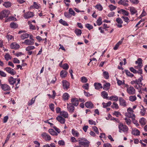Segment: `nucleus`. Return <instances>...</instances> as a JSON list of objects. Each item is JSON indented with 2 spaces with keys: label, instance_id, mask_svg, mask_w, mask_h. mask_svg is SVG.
I'll return each instance as SVG.
<instances>
[{
  "label": "nucleus",
  "instance_id": "20",
  "mask_svg": "<svg viewBox=\"0 0 147 147\" xmlns=\"http://www.w3.org/2000/svg\"><path fill=\"white\" fill-rule=\"evenodd\" d=\"M67 72L65 70H62L60 73V76L61 78H64L67 76Z\"/></svg>",
  "mask_w": 147,
  "mask_h": 147
},
{
  "label": "nucleus",
  "instance_id": "1",
  "mask_svg": "<svg viewBox=\"0 0 147 147\" xmlns=\"http://www.w3.org/2000/svg\"><path fill=\"white\" fill-rule=\"evenodd\" d=\"M118 128L119 132L120 133L123 132L125 134H127L128 133L129 130L128 127L126 125H123L121 123H119Z\"/></svg>",
  "mask_w": 147,
  "mask_h": 147
},
{
  "label": "nucleus",
  "instance_id": "41",
  "mask_svg": "<svg viewBox=\"0 0 147 147\" xmlns=\"http://www.w3.org/2000/svg\"><path fill=\"white\" fill-rule=\"evenodd\" d=\"M16 78H14L13 77H11L9 79L8 81L10 83H16Z\"/></svg>",
  "mask_w": 147,
  "mask_h": 147
},
{
  "label": "nucleus",
  "instance_id": "18",
  "mask_svg": "<svg viewBox=\"0 0 147 147\" xmlns=\"http://www.w3.org/2000/svg\"><path fill=\"white\" fill-rule=\"evenodd\" d=\"M71 102L72 105L75 106H77L79 104V102L77 98H75L71 99Z\"/></svg>",
  "mask_w": 147,
  "mask_h": 147
},
{
  "label": "nucleus",
  "instance_id": "49",
  "mask_svg": "<svg viewBox=\"0 0 147 147\" xmlns=\"http://www.w3.org/2000/svg\"><path fill=\"white\" fill-rule=\"evenodd\" d=\"M96 22L98 26L102 24L101 18V17L99 18L97 20Z\"/></svg>",
  "mask_w": 147,
  "mask_h": 147
},
{
  "label": "nucleus",
  "instance_id": "30",
  "mask_svg": "<svg viewBox=\"0 0 147 147\" xmlns=\"http://www.w3.org/2000/svg\"><path fill=\"white\" fill-rule=\"evenodd\" d=\"M109 100L113 101H117L118 100V98L117 96H112L109 97Z\"/></svg>",
  "mask_w": 147,
  "mask_h": 147
},
{
  "label": "nucleus",
  "instance_id": "63",
  "mask_svg": "<svg viewBox=\"0 0 147 147\" xmlns=\"http://www.w3.org/2000/svg\"><path fill=\"white\" fill-rule=\"evenodd\" d=\"M64 16L67 18H70L71 16V15H70V14L69 13L67 12H65L64 13Z\"/></svg>",
  "mask_w": 147,
  "mask_h": 147
},
{
  "label": "nucleus",
  "instance_id": "52",
  "mask_svg": "<svg viewBox=\"0 0 147 147\" xmlns=\"http://www.w3.org/2000/svg\"><path fill=\"white\" fill-rule=\"evenodd\" d=\"M69 13L71 15L75 16V12L72 8H70L69 9Z\"/></svg>",
  "mask_w": 147,
  "mask_h": 147
},
{
  "label": "nucleus",
  "instance_id": "27",
  "mask_svg": "<svg viewBox=\"0 0 147 147\" xmlns=\"http://www.w3.org/2000/svg\"><path fill=\"white\" fill-rule=\"evenodd\" d=\"M142 59L141 58H139L138 59L137 61H136L135 63L136 64H138V65L140 67H142Z\"/></svg>",
  "mask_w": 147,
  "mask_h": 147
},
{
  "label": "nucleus",
  "instance_id": "24",
  "mask_svg": "<svg viewBox=\"0 0 147 147\" xmlns=\"http://www.w3.org/2000/svg\"><path fill=\"white\" fill-rule=\"evenodd\" d=\"M29 35L27 33H24L22 34L20 36V38L22 40H24L25 38H28Z\"/></svg>",
  "mask_w": 147,
  "mask_h": 147
},
{
  "label": "nucleus",
  "instance_id": "2",
  "mask_svg": "<svg viewBox=\"0 0 147 147\" xmlns=\"http://www.w3.org/2000/svg\"><path fill=\"white\" fill-rule=\"evenodd\" d=\"M79 144L84 147H88L89 146V142L84 138H80L78 139Z\"/></svg>",
  "mask_w": 147,
  "mask_h": 147
},
{
  "label": "nucleus",
  "instance_id": "21",
  "mask_svg": "<svg viewBox=\"0 0 147 147\" xmlns=\"http://www.w3.org/2000/svg\"><path fill=\"white\" fill-rule=\"evenodd\" d=\"M112 103L110 101L108 102L107 103H105V102H103L102 103V105L103 106V107L105 108L107 107H109L111 104Z\"/></svg>",
  "mask_w": 147,
  "mask_h": 147
},
{
  "label": "nucleus",
  "instance_id": "60",
  "mask_svg": "<svg viewBox=\"0 0 147 147\" xmlns=\"http://www.w3.org/2000/svg\"><path fill=\"white\" fill-rule=\"evenodd\" d=\"M92 129L93 131H95L97 134H98L99 133V131L98 128L95 126L92 127Z\"/></svg>",
  "mask_w": 147,
  "mask_h": 147
},
{
  "label": "nucleus",
  "instance_id": "31",
  "mask_svg": "<svg viewBox=\"0 0 147 147\" xmlns=\"http://www.w3.org/2000/svg\"><path fill=\"white\" fill-rule=\"evenodd\" d=\"M69 95L67 93H64L62 96L63 99L64 100H67L69 99Z\"/></svg>",
  "mask_w": 147,
  "mask_h": 147
},
{
  "label": "nucleus",
  "instance_id": "58",
  "mask_svg": "<svg viewBox=\"0 0 147 147\" xmlns=\"http://www.w3.org/2000/svg\"><path fill=\"white\" fill-rule=\"evenodd\" d=\"M109 7L111 11L117 8L116 6L113 5H109Z\"/></svg>",
  "mask_w": 147,
  "mask_h": 147
},
{
  "label": "nucleus",
  "instance_id": "56",
  "mask_svg": "<svg viewBox=\"0 0 147 147\" xmlns=\"http://www.w3.org/2000/svg\"><path fill=\"white\" fill-rule=\"evenodd\" d=\"M146 111L145 109L143 108L141 109L140 113L142 116H144L145 114Z\"/></svg>",
  "mask_w": 147,
  "mask_h": 147
},
{
  "label": "nucleus",
  "instance_id": "57",
  "mask_svg": "<svg viewBox=\"0 0 147 147\" xmlns=\"http://www.w3.org/2000/svg\"><path fill=\"white\" fill-rule=\"evenodd\" d=\"M113 115H115L117 117H118L120 115H121L120 112L118 111H115L113 113Z\"/></svg>",
  "mask_w": 147,
  "mask_h": 147
},
{
  "label": "nucleus",
  "instance_id": "26",
  "mask_svg": "<svg viewBox=\"0 0 147 147\" xmlns=\"http://www.w3.org/2000/svg\"><path fill=\"white\" fill-rule=\"evenodd\" d=\"M71 133L74 136L76 137H78L79 136V133L74 129H72L71 130Z\"/></svg>",
  "mask_w": 147,
  "mask_h": 147
},
{
  "label": "nucleus",
  "instance_id": "9",
  "mask_svg": "<svg viewBox=\"0 0 147 147\" xmlns=\"http://www.w3.org/2000/svg\"><path fill=\"white\" fill-rule=\"evenodd\" d=\"M127 92L130 94H133L135 92V90L132 87H130L127 88Z\"/></svg>",
  "mask_w": 147,
  "mask_h": 147
},
{
  "label": "nucleus",
  "instance_id": "48",
  "mask_svg": "<svg viewBox=\"0 0 147 147\" xmlns=\"http://www.w3.org/2000/svg\"><path fill=\"white\" fill-rule=\"evenodd\" d=\"M103 76L106 79H108L109 77L108 72L107 71H105L103 73Z\"/></svg>",
  "mask_w": 147,
  "mask_h": 147
},
{
  "label": "nucleus",
  "instance_id": "5",
  "mask_svg": "<svg viewBox=\"0 0 147 147\" xmlns=\"http://www.w3.org/2000/svg\"><path fill=\"white\" fill-rule=\"evenodd\" d=\"M4 70L12 75H14L16 74V72L14 71L13 69L9 67H7L4 69Z\"/></svg>",
  "mask_w": 147,
  "mask_h": 147
},
{
  "label": "nucleus",
  "instance_id": "44",
  "mask_svg": "<svg viewBox=\"0 0 147 147\" xmlns=\"http://www.w3.org/2000/svg\"><path fill=\"white\" fill-rule=\"evenodd\" d=\"M125 73L126 75L129 76L130 77H132L134 75L130 73V71L127 69H125Z\"/></svg>",
  "mask_w": 147,
  "mask_h": 147
},
{
  "label": "nucleus",
  "instance_id": "28",
  "mask_svg": "<svg viewBox=\"0 0 147 147\" xmlns=\"http://www.w3.org/2000/svg\"><path fill=\"white\" fill-rule=\"evenodd\" d=\"M129 8L130 11L132 15L134 14L137 12V10L134 7H129Z\"/></svg>",
  "mask_w": 147,
  "mask_h": 147
},
{
  "label": "nucleus",
  "instance_id": "47",
  "mask_svg": "<svg viewBox=\"0 0 147 147\" xmlns=\"http://www.w3.org/2000/svg\"><path fill=\"white\" fill-rule=\"evenodd\" d=\"M136 99V97L135 96H131L129 97V100L131 101H134Z\"/></svg>",
  "mask_w": 147,
  "mask_h": 147
},
{
  "label": "nucleus",
  "instance_id": "55",
  "mask_svg": "<svg viewBox=\"0 0 147 147\" xmlns=\"http://www.w3.org/2000/svg\"><path fill=\"white\" fill-rule=\"evenodd\" d=\"M37 96H35V98H32L30 102H28V105H31L32 104H33V103H34L35 100V98Z\"/></svg>",
  "mask_w": 147,
  "mask_h": 147
},
{
  "label": "nucleus",
  "instance_id": "62",
  "mask_svg": "<svg viewBox=\"0 0 147 147\" xmlns=\"http://www.w3.org/2000/svg\"><path fill=\"white\" fill-rule=\"evenodd\" d=\"M58 144L59 145L61 146H63L65 145V142L63 140H59L58 142Z\"/></svg>",
  "mask_w": 147,
  "mask_h": 147
},
{
  "label": "nucleus",
  "instance_id": "32",
  "mask_svg": "<svg viewBox=\"0 0 147 147\" xmlns=\"http://www.w3.org/2000/svg\"><path fill=\"white\" fill-rule=\"evenodd\" d=\"M94 85L96 89L98 90L102 88V86L100 83H94Z\"/></svg>",
  "mask_w": 147,
  "mask_h": 147
},
{
  "label": "nucleus",
  "instance_id": "45",
  "mask_svg": "<svg viewBox=\"0 0 147 147\" xmlns=\"http://www.w3.org/2000/svg\"><path fill=\"white\" fill-rule=\"evenodd\" d=\"M34 48L35 47L34 46H28L26 48V51H29L30 50L34 49Z\"/></svg>",
  "mask_w": 147,
  "mask_h": 147
},
{
  "label": "nucleus",
  "instance_id": "53",
  "mask_svg": "<svg viewBox=\"0 0 147 147\" xmlns=\"http://www.w3.org/2000/svg\"><path fill=\"white\" fill-rule=\"evenodd\" d=\"M135 118H134V119H132V122L136 126H138L139 125V124L138 123L137 121L135 119Z\"/></svg>",
  "mask_w": 147,
  "mask_h": 147
},
{
  "label": "nucleus",
  "instance_id": "19",
  "mask_svg": "<svg viewBox=\"0 0 147 147\" xmlns=\"http://www.w3.org/2000/svg\"><path fill=\"white\" fill-rule=\"evenodd\" d=\"M60 115L65 118H68V113L64 111H61L60 113Z\"/></svg>",
  "mask_w": 147,
  "mask_h": 147
},
{
  "label": "nucleus",
  "instance_id": "51",
  "mask_svg": "<svg viewBox=\"0 0 147 147\" xmlns=\"http://www.w3.org/2000/svg\"><path fill=\"white\" fill-rule=\"evenodd\" d=\"M82 87L85 90H88L89 88V85L88 83L82 86Z\"/></svg>",
  "mask_w": 147,
  "mask_h": 147
},
{
  "label": "nucleus",
  "instance_id": "23",
  "mask_svg": "<svg viewBox=\"0 0 147 147\" xmlns=\"http://www.w3.org/2000/svg\"><path fill=\"white\" fill-rule=\"evenodd\" d=\"M49 132L52 135L57 136L58 134L56 132L52 129H49Z\"/></svg>",
  "mask_w": 147,
  "mask_h": 147
},
{
  "label": "nucleus",
  "instance_id": "61",
  "mask_svg": "<svg viewBox=\"0 0 147 147\" xmlns=\"http://www.w3.org/2000/svg\"><path fill=\"white\" fill-rule=\"evenodd\" d=\"M81 82L83 83H86L87 82V80L86 77L83 76L81 77Z\"/></svg>",
  "mask_w": 147,
  "mask_h": 147
},
{
  "label": "nucleus",
  "instance_id": "36",
  "mask_svg": "<svg viewBox=\"0 0 147 147\" xmlns=\"http://www.w3.org/2000/svg\"><path fill=\"white\" fill-rule=\"evenodd\" d=\"M124 120H125V122L127 125H130L131 124V121L129 118L127 117H125L124 118Z\"/></svg>",
  "mask_w": 147,
  "mask_h": 147
},
{
  "label": "nucleus",
  "instance_id": "50",
  "mask_svg": "<svg viewBox=\"0 0 147 147\" xmlns=\"http://www.w3.org/2000/svg\"><path fill=\"white\" fill-rule=\"evenodd\" d=\"M69 67L68 64L66 63L64 64L62 66V67L63 69L65 70H67Z\"/></svg>",
  "mask_w": 147,
  "mask_h": 147
},
{
  "label": "nucleus",
  "instance_id": "25",
  "mask_svg": "<svg viewBox=\"0 0 147 147\" xmlns=\"http://www.w3.org/2000/svg\"><path fill=\"white\" fill-rule=\"evenodd\" d=\"M118 13H122L125 16H127L128 15L129 13L123 9H121L119 11H118Z\"/></svg>",
  "mask_w": 147,
  "mask_h": 147
},
{
  "label": "nucleus",
  "instance_id": "38",
  "mask_svg": "<svg viewBox=\"0 0 147 147\" xmlns=\"http://www.w3.org/2000/svg\"><path fill=\"white\" fill-rule=\"evenodd\" d=\"M102 96L104 98H107L108 94L105 91H103L101 93Z\"/></svg>",
  "mask_w": 147,
  "mask_h": 147
},
{
  "label": "nucleus",
  "instance_id": "15",
  "mask_svg": "<svg viewBox=\"0 0 147 147\" xmlns=\"http://www.w3.org/2000/svg\"><path fill=\"white\" fill-rule=\"evenodd\" d=\"M20 46L19 45L16 43H12L10 45V47L12 49H17L19 48Z\"/></svg>",
  "mask_w": 147,
  "mask_h": 147
},
{
  "label": "nucleus",
  "instance_id": "22",
  "mask_svg": "<svg viewBox=\"0 0 147 147\" xmlns=\"http://www.w3.org/2000/svg\"><path fill=\"white\" fill-rule=\"evenodd\" d=\"M132 134L135 136H138L140 134V131L137 129L135 128L132 131Z\"/></svg>",
  "mask_w": 147,
  "mask_h": 147
},
{
  "label": "nucleus",
  "instance_id": "40",
  "mask_svg": "<svg viewBox=\"0 0 147 147\" xmlns=\"http://www.w3.org/2000/svg\"><path fill=\"white\" fill-rule=\"evenodd\" d=\"M59 22L62 24L63 25L68 26V24L65 21L63 20L62 19H61L59 21Z\"/></svg>",
  "mask_w": 147,
  "mask_h": 147
},
{
  "label": "nucleus",
  "instance_id": "11",
  "mask_svg": "<svg viewBox=\"0 0 147 147\" xmlns=\"http://www.w3.org/2000/svg\"><path fill=\"white\" fill-rule=\"evenodd\" d=\"M128 2V0H120L118 3L119 4L123 5L125 6H127L128 5L127 3Z\"/></svg>",
  "mask_w": 147,
  "mask_h": 147
},
{
  "label": "nucleus",
  "instance_id": "34",
  "mask_svg": "<svg viewBox=\"0 0 147 147\" xmlns=\"http://www.w3.org/2000/svg\"><path fill=\"white\" fill-rule=\"evenodd\" d=\"M69 83H63V88L65 90H67L69 88Z\"/></svg>",
  "mask_w": 147,
  "mask_h": 147
},
{
  "label": "nucleus",
  "instance_id": "42",
  "mask_svg": "<svg viewBox=\"0 0 147 147\" xmlns=\"http://www.w3.org/2000/svg\"><path fill=\"white\" fill-rule=\"evenodd\" d=\"M111 107L113 108H115L116 109H118L119 108L118 105L115 102H113Z\"/></svg>",
  "mask_w": 147,
  "mask_h": 147
},
{
  "label": "nucleus",
  "instance_id": "8",
  "mask_svg": "<svg viewBox=\"0 0 147 147\" xmlns=\"http://www.w3.org/2000/svg\"><path fill=\"white\" fill-rule=\"evenodd\" d=\"M125 116L129 118H131L132 119L135 118V115L132 112H127L125 113Z\"/></svg>",
  "mask_w": 147,
  "mask_h": 147
},
{
  "label": "nucleus",
  "instance_id": "64",
  "mask_svg": "<svg viewBox=\"0 0 147 147\" xmlns=\"http://www.w3.org/2000/svg\"><path fill=\"white\" fill-rule=\"evenodd\" d=\"M116 21L119 24H122L123 22L122 20L119 18H117Z\"/></svg>",
  "mask_w": 147,
  "mask_h": 147
},
{
  "label": "nucleus",
  "instance_id": "46",
  "mask_svg": "<svg viewBox=\"0 0 147 147\" xmlns=\"http://www.w3.org/2000/svg\"><path fill=\"white\" fill-rule=\"evenodd\" d=\"M3 5L6 8H8L11 6V4L9 2H5L3 4Z\"/></svg>",
  "mask_w": 147,
  "mask_h": 147
},
{
  "label": "nucleus",
  "instance_id": "7",
  "mask_svg": "<svg viewBox=\"0 0 147 147\" xmlns=\"http://www.w3.org/2000/svg\"><path fill=\"white\" fill-rule=\"evenodd\" d=\"M33 13L31 12H28L26 13H25L24 15V17L25 19H28L33 17Z\"/></svg>",
  "mask_w": 147,
  "mask_h": 147
},
{
  "label": "nucleus",
  "instance_id": "29",
  "mask_svg": "<svg viewBox=\"0 0 147 147\" xmlns=\"http://www.w3.org/2000/svg\"><path fill=\"white\" fill-rule=\"evenodd\" d=\"M10 26L11 28L15 29L18 28V26L16 23L13 22L11 23Z\"/></svg>",
  "mask_w": 147,
  "mask_h": 147
},
{
  "label": "nucleus",
  "instance_id": "14",
  "mask_svg": "<svg viewBox=\"0 0 147 147\" xmlns=\"http://www.w3.org/2000/svg\"><path fill=\"white\" fill-rule=\"evenodd\" d=\"M119 104L120 105L123 107H125L126 106V102L121 97L119 98Z\"/></svg>",
  "mask_w": 147,
  "mask_h": 147
},
{
  "label": "nucleus",
  "instance_id": "17",
  "mask_svg": "<svg viewBox=\"0 0 147 147\" xmlns=\"http://www.w3.org/2000/svg\"><path fill=\"white\" fill-rule=\"evenodd\" d=\"M1 88L4 91L9 90L10 89V87L5 84L1 85Z\"/></svg>",
  "mask_w": 147,
  "mask_h": 147
},
{
  "label": "nucleus",
  "instance_id": "12",
  "mask_svg": "<svg viewBox=\"0 0 147 147\" xmlns=\"http://www.w3.org/2000/svg\"><path fill=\"white\" fill-rule=\"evenodd\" d=\"M22 43L25 44L26 45H34V42L29 39H27L25 40L24 42H22Z\"/></svg>",
  "mask_w": 147,
  "mask_h": 147
},
{
  "label": "nucleus",
  "instance_id": "3",
  "mask_svg": "<svg viewBox=\"0 0 147 147\" xmlns=\"http://www.w3.org/2000/svg\"><path fill=\"white\" fill-rule=\"evenodd\" d=\"M9 13V10H3L0 14V19H2L3 18L8 17Z\"/></svg>",
  "mask_w": 147,
  "mask_h": 147
},
{
  "label": "nucleus",
  "instance_id": "54",
  "mask_svg": "<svg viewBox=\"0 0 147 147\" xmlns=\"http://www.w3.org/2000/svg\"><path fill=\"white\" fill-rule=\"evenodd\" d=\"M49 108L52 111L54 112V105L53 104L51 103L50 104Z\"/></svg>",
  "mask_w": 147,
  "mask_h": 147
},
{
  "label": "nucleus",
  "instance_id": "6",
  "mask_svg": "<svg viewBox=\"0 0 147 147\" xmlns=\"http://www.w3.org/2000/svg\"><path fill=\"white\" fill-rule=\"evenodd\" d=\"M42 136L46 141H50L51 139V137L46 133H43L41 134Z\"/></svg>",
  "mask_w": 147,
  "mask_h": 147
},
{
  "label": "nucleus",
  "instance_id": "35",
  "mask_svg": "<svg viewBox=\"0 0 147 147\" xmlns=\"http://www.w3.org/2000/svg\"><path fill=\"white\" fill-rule=\"evenodd\" d=\"M140 122L141 125H144L146 124V119L144 118H142L140 119Z\"/></svg>",
  "mask_w": 147,
  "mask_h": 147
},
{
  "label": "nucleus",
  "instance_id": "4",
  "mask_svg": "<svg viewBox=\"0 0 147 147\" xmlns=\"http://www.w3.org/2000/svg\"><path fill=\"white\" fill-rule=\"evenodd\" d=\"M67 108L69 112L71 113H73L74 112V110L75 107L74 106H73V105L70 103H67Z\"/></svg>",
  "mask_w": 147,
  "mask_h": 147
},
{
  "label": "nucleus",
  "instance_id": "43",
  "mask_svg": "<svg viewBox=\"0 0 147 147\" xmlns=\"http://www.w3.org/2000/svg\"><path fill=\"white\" fill-rule=\"evenodd\" d=\"M121 44V42L119 41L115 45L113 48V49L115 50H117L119 46Z\"/></svg>",
  "mask_w": 147,
  "mask_h": 147
},
{
  "label": "nucleus",
  "instance_id": "33",
  "mask_svg": "<svg viewBox=\"0 0 147 147\" xmlns=\"http://www.w3.org/2000/svg\"><path fill=\"white\" fill-rule=\"evenodd\" d=\"M110 83H105L103 85V89L105 90H108L110 88Z\"/></svg>",
  "mask_w": 147,
  "mask_h": 147
},
{
  "label": "nucleus",
  "instance_id": "59",
  "mask_svg": "<svg viewBox=\"0 0 147 147\" xmlns=\"http://www.w3.org/2000/svg\"><path fill=\"white\" fill-rule=\"evenodd\" d=\"M85 26L89 30H90L93 28V26L91 24H86Z\"/></svg>",
  "mask_w": 147,
  "mask_h": 147
},
{
  "label": "nucleus",
  "instance_id": "37",
  "mask_svg": "<svg viewBox=\"0 0 147 147\" xmlns=\"http://www.w3.org/2000/svg\"><path fill=\"white\" fill-rule=\"evenodd\" d=\"M74 32L78 36H80L82 33L81 30L78 28L75 30Z\"/></svg>",
  "mask_w": 147,
  "mask_h": 147
},
{
  "label": "nucleus",
  "instance_id": "10",
  "mask_svg": "<svg viewBox=\"0 0 147 147\" xmlns=\"http://www.w3.org/2000/svg\"><path fill=\"white\" fill-rule=\"evenodd\" d=\"M56 119L61 124H63L65 123V119L61 116H58L56 118Z\"/></svg>",
  "mask_w": 147,
  "mask_h": 147
},
{
  "label": "nucleus",
  "instance_id": "39",
  "mask_svg": "<svg viewBox=\"0 0 147 147\" xmlns=\"http://www.w3.org/2000/svg\"><path fill=\"white\" fill-rule=\"evenodd\" d=\"M4 57L5 59L7 61H8L9 59H11L12 58L11 57L8 53H6V54L4 56Z\"/></svg>",
  "mask_w": 147,
  "mask_h": 147
},
{
  "label": "nucleus",
  "instance_id": "13",
  "mask_svg": "<svg viewBox=\"0 0 147 147\" xmlns=\"http://www.w3.org/2000/svg\"><path fill=\"white\" fill-rule=\"evenodd\" d=\"M135 85L134 86V87L135 88L139 89L140 90H143V86L142 83H135Z\"/></svg>",
  "mask_w": 147,
  "mask_h": 147
},
{
  "label": "nucleus",
  "instance_id": "16",
  "mask_svg": "<svg viewBox=\"0 0 147 147\" xmlns=\"http://www.w3.org/2000/svg\"><path fill=\"white\" fill-rule=\"evenodd\" d=\"M85 106L87 108L90 109H92L94 107L93 104L90 101H88L86 102L85 103Z\"/></svg>",
  "mask_w": 147,
  "mask_h": 147
}]
</instances>
